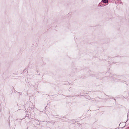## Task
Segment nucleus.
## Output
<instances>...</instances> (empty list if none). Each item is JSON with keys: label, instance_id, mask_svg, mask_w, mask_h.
Masks as SVG:
<instances>
[{"label": "nucleus", "instance_id": "obj_1", "mask_svg": "<svg viewBox=\"0 0 129 129\" xmlns=\"http://www.w3.org/2000/svg\"><path fill=\"white\" fill-rule=\"evenodd\" d=\"M103 2L104 3H107L108 2V0H102Z\"/></svg>", "mask_w": 129, "mask_h": 129}]
</instances>
